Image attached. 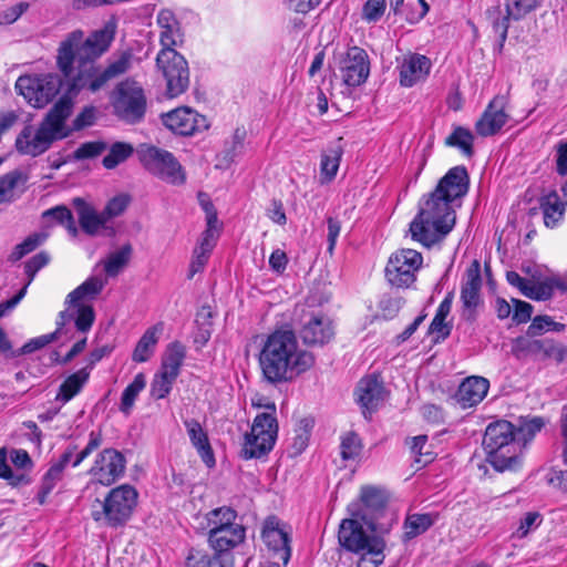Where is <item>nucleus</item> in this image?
Returning a JSON list of instances; mask_svg holds the SVG:
<instances>
[{"mask_svg": "<svg viewBox=\"0 0 567 567\" xmlns=\"http://www.w3.org/2000/svg\"><path fill=\"white\" fill-rule=\"evenodd\" d=\"M359 517L343 519L339 528V543L347 550L361 556L359 567H378L384 560L385 542L379 536H370L363 529Z\"/></svg>", "mask_w": 567, "mask_h": 567, "instance_id": "6", "label": "nucleus"}, {"mask_svg": "<svg viewBox=\"0 0 567 567\" xmlns=\"http://www.w3.org/2000/svg\"><path fill=\"white\" fill-rule=\"evenodd\" d=\"M163 328L162 324H156L151 328H148L141 339L138 340L133 354L132 359L135 362L142 363L150 360V358L153 355L155 346L158 342V336L162 332Z\"/></svg>", "mask_w": 567, "mask_h": 567, "instance_id": "37", "label": "nucleus"}, {"mask_svg": "<svg viewBox=\"0 0 567 567\" xmlns=\"http://www.w3.org/2000/svg\"><path fill=\"white\" fill-rule=\"evenodd\" d=\"M384 399V388L378 377L369 375L360 380L357 388V400L363 409V414L367 417V412H371Z\"/></svg>", "mask_w": 567, "mask_h": 567, "instance_id": "28", "label": "nucleus"}, {"mask_svg": "<svg viewBox=\"0 0 567 567\" xmlns=\"http://www.w3.org/2000/svg\"><path fill=\"white\" fill-rule=\"evenodd\" d=\"M473 141L472 132L465 127L457 126L446 137L445 143L449 146L457 147L466 156L473 155Z\"/></svg>", "mask_w": 567, "mask_h": 567, "instance_id": "44", "label": "nucleus"}, {"mask_svg": "<svg viewBox=\"0 0 567 567\" xmlns=\"http://www.w3.org/2000/svg\"><path fill=\"white\" fill-rule=\"evenodd\" d=\"M540 209L544 216V224L548 228H554L563 219L565 205L556 192L543 196L539 200Z\"/></svg>", "mask_w": 567, "mask_h": 567, "instance_id": "36", "label": "nucleus"}, {"mask_svg": "<svg viewBox=\"0 0 567 567\" xmlns=\"http://www.w3.org/2000/svg\"><path fill=\"white\" fill-rule=\"evenodd\" d=\"M61 85L58 74L21 75L16 82V90L32 106L43 107L59 93Z\"/></svg>", "mask_w": 567, "mask_h": 567, "instance_id": "12", "label": "nucleus"}, {"mask_svg": "<svg viewBox=\"0 0 567 567\" xmlns=\"http://www.w3.org/2000/svg\"><path fill=\"white\" fill-rule=\"evenodd\" d=\"M185 358L186 347L178 341H174L166 347L159 370L178 378Z\"/></svg>", "mask_w": 567, "mask_h": 567, "instance_id": "35", "label": "nucleus"}, {"mask_svg": "<svg viewBox=\"0 0 567 567\" xmlns=\"http://www.w3.org/2000/svg\"><path fill=\"white\" fill-rule=\"evenodd\" d=\"M386 502L385 491L375 486H363L360 499L351 503L348 511L352 517H359L371 532H377V520L383 515Z\"/></svg>", "mask_w": 567, "mask_h": 567, "instance_id": "14", "label": "nucleus"}, {"mask_svg": "<svg viewBox=\"0 0 567 567\" xmlns=\"http://www.w3.org/2000/svg\"><path fill=\"white\" fill-rule=\"evenodd\" d=\"M481 287V266L477 260H474L466 270L465 282L461 289L462 318L467 321L475 320V309L480 303Z\"/></svg>", "mask_w": 567, "mask_h": 567, "instance_id": "21", "label": "nucleus"}, {"mask_svg": "<svg viewBox=\"0 0 567 567\" xmlns=\"http://www.w3.org/2000/svg\"><path fill=\"white\" fill-rule=\"evenodd\" d=\"M112 40L113 34L105 29L94 31L86 38L83 31L75 30L60 42L56 65L66 79V94L71 99L82 90L94 93L131 69L134 59L131 50L113 54L104 69L95 64Z\"/></svg>", "mask_w": 567, "mask_h": 567, "instance_id": "1", "label": "nucleus"}, {"mask_svg": "<svg viewBox=\"0 0 567 567\" xmlns=\"http://www.w3.org/2000/svg\"><path fill=\"white\" fill-rule=\"evenodd\" d=\"M313 364V354L299 347L291 330H277L268 336L259 354L262 377L271 384L292 381Z\"/></svg>", "mask_w": 567, "mask_h": 567, "instance_id": "3", "label": "nucleus"}, {"mask_svg": "<svg viewBox=\"0 0 567 567\" xmlns=\"http://www.w3.org/2000/svg\"><path fill=\"white\" fill-rule=\"evenodd\" d=\"M340 449L343 460H353L361 452L360 439L354 433H348L342 437Z\"/></svg>", "mask_w": 567, "mask_h": 567, "instance_id": "56", "label": "nucleus"}, {"mask_svg": "<svg viewBox=\"0 0 567 567\" xmlns=\"http://www.w3.org/2000/svg\"><path fill=\"white\" fill-rule=\"evenodd\" d=\"M486 461L497 471H517L522 466V444L514 425L499 420L487 425L483 437Z\"/></svg>", "mask_w": 567, "mask_h": 567, "instance_id": "5", "label": "nucleus"}, {"mask_svg": "<svg viewBox=\"0 0 567 567\" xmlns=\"http://www.w3.org/2000/svg\"><path fill=\"white\" fill-rule=\"evenodd\" d=\"M385 8V0H367L362 8V18L367 22H377L383 16Z\"/></svg>", "mask_w": 567, "mask_h": 567, "instance_id": "57", "label": "nucleus"}, {"mask_svg": "<svg viewBox=\"0 0 567 567\" xmlns=\"http://www.w3.org/2000/svg\"><path fill=\"white\" fill-rule=\"evenodd\" d=\"M554 291V286L549 280H545L542 282H532L524 291V296L534 300H547L551 297Z\"/></svg>", "mask_w": 567, "mask_h": 567, "instance_id": "54", "label": "nucleus"}, {"mask_svg": "<svg viewBox=\"0 0 567 567\" xmlns=\"http://www.w3.org/2000/svg\"><path fill=\"white\" fill-rule=\"evenodd\" d=\"M50 261V255L45 251H41L30 258L24 265V271L28 277V281L24 286L29 287V285L33 281L37 272L45 267Z\"/></svg>", "mask_w": 567, "mask_h": 567, "instance_id": "55", "label": "nucleus"}, {"mask_svg": "<svg viewBox=\"0 0 567 567\" xmlns=\"http://www.w3.org/2000/svg\"><path fill=\"white\" fill-rule=\"evenodd\" d=\"M107 148V144L104 142H89L82 144L75 151L76 158H91L102 154Z\"/></svg>", "mask_w": 567, "mask_h": 567, "instance_id": "62", "label": "nucleus"}, {"mask_svg": "<svg viewBox=\"0 0 567 567\" xmlns=\"http://www.w3.org/2000/svg\"><path fill=\"white\" fill-rule=\"evenodd\" d=\"M340 71L348 86H359L364 83L370 74L367 52L359 47L350 48L340 61Z\"/></svg>", "mask_w": 567, "mask_h": 567, "instance_id": "20", "label": "nucleus"}, {"mask_svg": "<svg viewBox=\"0 0 567 567\" xmlns=\"http://www.w3.org/2000/svg\"><path fill=\"white\" fill-rule=\"evenodd\" d=\"M512 352L517 359L533 355L543 360H554L556 363H561L567 358V347L551 339L518 337L514 340Z\"/></svg>", "mask_w": 567, "mask_h": 567, "instance_id": "16", "label": "nucleus"}, {"mask_svg": "<svg viewBox=\"0 0 567 567\" xmlns=\"http://www.w3.org/2000/svg\"><path fill=\"white\" fill-rule=\"evenodd\" d=\"M246 529L243 525H230L225 528H213L208 532V543L219 555L235 548L245 540Z\"/></svg>", "mask_w": 567, "mask_h": 567, "instance_id": "25", "label": "nucleus"}, {"mask_svg": "<svg viewBox=\"0 0 567 567\" xmlns=\"http://www.w3.org/2000/svg\"><path fill=\"white\" fill-rule=\"evenodd\" d=\"M73 102L66 93L53 105L38 128L25 126L16 140L17 151L32 157L47 152L56 140L69 136L71 130L65 126L72 114Z\"/></svg>", "mask_w": 567, "mask_h": 567, "instance_id": "4", "label": "nucleus"}, {"mask_svg": "<svg viewBox=\"0 0 567 567\" xmlns=\"http://www.w3.org/2000/svg\"><path fill=\"white\" fill-rule=\"evenodd\" d=\"M73 206L75 207L80 226L87 235L94 236L99 234L101 229L107 228V219L104 217L103 212L97 213L84 199L80 197L74 198Z\"/></svg>", "mask_w": 567, "mask_h": 567, "instance_id": "30", "label": "nucleus"}, {"mask_svg": "<svg viewBox=\"0 0 567 567\" xmlns=\"http://www.w3.org/2000/svg\"><path fill=\"white\" fill-rule=\"evenodd\" d=\"M556 172L560 176L567 175V141L559 142L556 146Z\"/></svg>", "mask_w": 567, "mask_h": 567, "instance_id": "64", "label": "nucleus"}, {"mask_svg": "<svg viewBox=\"0 0 567 567\" xmlns=\"http://www.w3.org/2000/svg\"><path fill=\"white\" fill-rule=\"evenodd\" d=\"M298 333L305 344L324 346L333 339L334 327L327 315L320 311L302 310Z\"/></svg>", "mask_w": 567, "mask_h": 567, "instance_id": "15", "label": "nucleus"}, {"mask_svg": "<svg viewBox=\"0 0 567 567\" xmlns=\"http://www.w3.org/2000/svg\"><path fill=\"white\" fill-rule=\"evenodd\" d=\"M266 410L256 415L250 433L245 436L241 451L245 458H259L268 454L275 445L278 434L276 405L268 404Z\"/></svg>", "mask_w": 567, "mask_h": 567, "instance_id": "8", "label": "nucleus"}, {"mask_svg": "<svg viewBox=\"0 0 567 567\" xmlns=\"http://www.w3.org/2000/svg\"><path fill=\"white\" fill-rule=\"evenodd\" d=\"M138 154L142 165L154 176L171 185L185 184L186 173L171 152L155 146H143Z\"/></svg>", "mask_w": 567, "mask_h": 567, "instance_id": "10", "label": "nucleus"}, {"mask_svg": "<svg viewBox=\"0 0 567 567\" xmlns=\"http://www.w3.org/2000/svg\"><path fill=\"white\" fill-rule=\"evenodd\" d=\"M90 378L89 368H82L69 375L60 385L55 400L61 403H68L78 395Z\"/></svg>", "mask_w": 567, "mask_h": 567, "instance_id": "33", "label": "nucleus"}, {"mask_svg": "<svg viewBox=\"0 0 567 567\" xmlns=\"http://www.w3.org/2000/svg\"><path fill=\"white\" fill-rule=\"evenodd\" d=\"M60 333H61V327L58 326L55 331L48 333V334H42V336H39V337H35V338L29 340L21 348V352L23 354H28V353H32L37 350H40V349L47 347L48 344L56 341L59 339Z\"/></svg>", "mask_w": 567, "mask_h": 567, "instance_id": "52", "label": "nucleus"}, {"mask_svg": "<svg viewBox=\"0 0 567 567\" xmlns=\"http://www.w3.org/2000/svg\"><path fill=\"white\" fill-rule=\"evenodd\" d=\"M114 114L127 123H136L145 114L146 99L143 89L134 81L116 85L111 95Z\"/></svg>", "mask_w": 567, "mask_h": 567, "instance_id": "11", "label": "nucleus"}, {"mask_svg": "<svg viewBox=\"0 0 567 567\" xmlns=\"http://www.w3.org/2000/svg\"><path fill=\"white\" fill-rule=\"evenodd\" d=\"M60 319L59 327L62 328L66 321H73L79 332L86 333L95 321V311L91 303H68L66 310L60 312Z\"/></svg>", "mask_w": 567, "mask_h": 567, "instance_id": "27", "label": "nucleus"}, {"mask_svg": "<svg viewBox=\"0 0 567 567\" xmlns=\"http://www.w3.org/2000/svg\"><path fill=\"white\" fill-rule=\"evenodd\" d=\"M128 203L130 197L127 195L121 194L113 197L103 209L104 217L109 221L110 219L120 216L127 208Z\"/></svg>", "mask_w": 567, "mask_h": 567, "instance_id": "58", "label": "nucleus"}, {"mask_svg": "<svg viewBox=\"0 0 567 567\" xmlns=\"http://www.w3.org/2000/svg\"><path fill=\"white\" fill-rule=\"evenodd\" d=\"M146 385V378L143 373H137L133 381L124 389L121 396L120 411L128 415L134 406L135 400Z\"/></svg>", "mask_w": 567, "mask_h": 567, "instance_id": "41", "label": "nucleus"}, {"mask_svg": "<svg viewBox=\"0 0 567 567\" xmlns=\"http://www.w3.org/2000/svg\"><path fill=\"white\" fill-rule=\"evenodd\" d=\"M453 301V292L447 293V296L440 303L436 313L430 324L429 332L436 333L439 338L445 339L450 332V327L445 323V319L449 316Z\"/></svg>", "mask_w": 567, "mask_h": 567, "instance_id": "39", "label": "nucleus"}, {"mask_svg": "<svg viewBox=\"0 0 567 567\" xmlns=\"http://www.w3.org/2000/svg\"><path fill=\"white\" fill-rule=\"evenodd\" d=\"M237 514L230 507H219L208 513V526L213 528H225L230 525H238L235 523Z\"/></svg>", "mask_w": 567, "mask_h": 567, "instance_id": "50", "label": "nucleus"}, {"mask_svg": "<svg viewBox=\"0 0 567 567\" xmlns=\"http://www.w3.org/2000/svg\"><path fill=\"white\" fill-rule=\"evenodd\" d=\"M132 256V246L124 245L118 250L111 252L103 261L104 271L109 277H116L128 264Z\"/></svg>", "mask_w": 567, "mask_h": 567, "instance_id": "40", "label": "nucleus"}, {"mask_svg": "<svg viewBox=\"0 0 567 567\" xmlns=\"http://www.w3.org/2000/svg\"><path fill=\"white\" fill-rule=\"evenodd\" d=\"M545 421L540 416H535L528 420H522L517 429H515L516 440L522 444V451L535 435L542 431Z\"/></svg>", "mask_w": 567, "mask_h": 567, "instance_id": "43", "label": "nucleus"}, {"mask_svg": "<svg viewBox=\"0 0 567 567\" xmlns=\"http://www.w3.org/2000/svg\"><path fill=\"white\" fill-rule=\"evenodd\" d=\"M187 567H233L229 555L209 554L203 549H190L186 558Z\"/></svg>", "mask_w": 567, "mask_h": 567, "instance_id": "34", "label": "nucleus"}, {"mask_svg": "<svg viewBox=\"0 0 567 567\" xmlns=\"http://www.w3.org/2000/svg\"><path fill=\"white\" fill-rule=\"evenodd\" d=\"M399 70L400 84L411 87L427 76L431 70V61L425 55L410 54L403 59Z\"/></svg>", "mask_w": 567, "mask_h": 567, "instance_id": "26", "label": "nucleus"}, {"mask_svg": "<svg viewBox=\"0 0 567 567\" xmlns=\"http://www.w3.org/2000/svg\"><path fill=\"white\" fill-rule=\"evenodd\" d=\"M540 4V0H505L506 14L502 16L498 7L487 11L494 32L498 35L501 44L507 38L509 20H519Z\"/></svg>", "mask_w": 567, "mask_h": 567, "instance_id": "18", "label": "nucleus"}, {"mask_svg": "<svg viewBox=\"0 0 567 567\" xmlns=\"http://www.w3.org/2000/svg\"><path fill=\"white\" fill-rule=\"evenodd\" d=\"M156 69L166 83V95L171 99L185 93L189 86V68L186 59L176 50H159Z\"/></svg>", "mask_w": 567, "mask_h": 567, "instance_id": "9", "label": "nucleus"}, {"mask_svg": "<svg viewBox=\"0 0 567 567\" xmlns=\"http://www.w3.org/2000/svg\"><path fill=\"white\" fill-rule=\"evenodd\" d=\"M133 146L128 143L116 142L111 145L109 154L103 158V166L107 169L115 168L133 154Z\"/></svg>", "mask_w": 567, "mask_h": 567, "instance_id": "45", "label": "nucleus"}, {"mask_svg": "<svg viewBox=\"0 0 567 567\" xmlns=\"http://www.w3.org/2000/svg\"><path fill=\"white\" fill-rule=\"evenodd\" d=\"M47 236L44 234H31L22 243L18 244L9 256L10 261H18L29 252L35 250L42 243H44Z\"/></svg>", "mask_w": 567, "mask_h": 567, "instance_id": "49", "label": "nucleus"}, {"mask_svg": "<svg viewBox=\"0 0 567 567\" xmlns=\"http://www.w3.org/2000/svg\"><path fill=\"white\" fill-rule=\"evenodd\" d=\"M138 493L128 484L112 488L104 501L95 499L91 506V516L94 522L109 527L124 525L137 505Z\"/></svg>", "mask_w": 567, "mask_h": 567, "instance_id": "7", "label": "nucleus"}, {"mask_svg": "<svg viewBox=\"0 0 567 567\" xmlns=\"http://www.w3.org/2000/svg\"><path fill=\"white\" fill-rule=\"evenodd\" d=\"M125 467L124 455L117 450L109 447L96 455L89 474L94 483L110 486L124 475Z\"/></svg>", "mask_w": 567, "mask_h": 567, "instance_id": "17", "label": "nucleus"}, {"mask_svg": "<svg viewBox=\"0 0 567 567\" xmlns=\"http://www.w3.org/2000/svg\"><path fill=\"white\" fill-rule=\"evenodd\" d=\"M161 50H175L183 42V33L179 23L159 31Z\"/></svg>", "mask_w": 567, "mask_h": 567, "instance_id": "53", "label": "nucleus"}, {"mask_svg": "<svg viewBox=\"0 0 567 567\" xmlns=\"http://www.w3.org/2000/svg\"><path fill=\"white\" fill-rule=\"evenodd\" d=\"M507 99L504 95L495 96L475 124L476 133L481 136L496 134L508 121L506 112Z\"/></svg>", "mask_w": 567, "mask_h": 567, "instance_id": "22", "label": "nucleus"}, {"mask_svg": "<svg viewBox=\"0 0 567 567\" xmlns=\"http://www.w3.org/2000/svg\"><path fill=\"white\" fill-rule=\"evenodd\" d=\"M470 178L464 166L451 168L437 183L435 189L420 202V209L410 225L414 240L425 247L442 241L456 221L454 203L466 195Z\"/></svg>", "mask_w": 567, "mask_h": 567, "instance_id": "2", "label": "nucleus"}, {"mask_svg": "<svg viewBox=\"0 0 567 567\" xmlns=\"http://www.w3.org/2000/svg\"><path fill=\"white\" fill-rule=\"evenodd\" d=\"M205 120L190 107H178L163 116L164 125L179 135H192Z\"/></svg>", "mask_w": 567, "mask_h": 567, "instance_id": "24", "label": "nucleus"}, {"mask_svg": "<svg viewBox=\"0 0 567 567\" xmlns=\"http://www.w3.org/2000/svg\"><path fill=\"white\" fill-rule=\"evenodd\" d=\"M515 309L513 311V320L519 324L530 320L533 313V306L526 301L513 299Z\"/></svg>", "mask_w": 567, "mask_h": 567, "instance_id": "63", "label": "nucleus"}, {"mask_svg": "<svg viewBox=\"0 0 567 567\" xmlns=\"http://www.w3.org/2000/svg\"><path fill=\"white\" fill-rule=\"evenodd\" d=\"M184 425L187 430L189 440L193 446L197 450L202 460L208 466L214 464V454L207 437L206 432L203 430L200 423L197 420H186Z\"/></svg>", "mask_w": 567, "mask_h": 567, "instance_id": "31", "label": "nucleus"}, {"mask_svg": "<svg viewBox=\"0 0 567 567\" xmlns=\"http://www.w3.org/2000/svg\"><path fill=\"white\" fill-rule=\"evenodd\" d=\"M427 436L426 435H417L411 440V451L415 455V462L421 464L422 466L431 462L432 454L430 452H423L424 446L426 445Z\"/></svg>", "mask_w": 567, "mask_h": 567, "instance_id": "61", "label": "nucleus"}, {"mask_svg": "<svg viewBox=\"0 0 567 567\" xmlns=\"http://www.w3.org/2000/svg\"><path fill=\"white\" fill-rule=\"evenodd\" d=\"M63 472L60 466L51 465L42 477L41 486L38 493V502L43 505L48 495L53 491L56 484L62 480Z\"/></svg>", "mask_w": 567, "mask_h": 567, "instance_id": "48", "label": "nucleus"}, {"mask_svg": "<svg viewBox=\"0 0 567 567\" xmlns=\"http://www.w3.org/2000/svg\"><path fill=\"white\" fill-rule=\"evenodd\" d=\"M423 264L422 255L414 249H401L391 255L385 267L388 281L398 288H408L416 279L415 274Z\"/></svg>", "mask_w": 567, "mask_h": 567, "instance_id": "13", "label": "nucleus"}, {"mask_svg": "<svg viewBox=\"0 0 567 567\" xmlns=\"http://www.w3.org/2000/svg\"><path fill=\"white\" fill-rule=\"evenodd\" d=\"M176 377L158 370L152 380L150 393L151 396L161 400L166 398L172 391Z\"/></svg>", "mask_w": 567, "mask_h": 567, "instance_id": "46", "label": "nucleus"}, {"mask_svg": "<svg viewBox=\"0 0 567 567\" xmlns=\"http://www.w3.org/2000/svg\"><path fill=\"white\" fill-rule=\"evenodd\" d=\"M343 148L340 144L328 147L321 154L320 163V182L321 184L330 183L337 175Z\"/></svg>", "mask_w": 567, "mask_h": 567, "instance_id": "38", "label": "nucleus"}, {"mask_svg": "<svg viewBox=\"0 0 567 567\" xmlns=\"http://www.w3.org/2000/svg\"><path fill=\"white\" fill-rule=\"evenodd\" d=\"M106 285V280L97 276L89 277L83 284L76 287L66 296V303H90L93 301L103 290Z\"/></svg>", "mask_w": 567, "mask_h": 567, "instance_id": "32", "label": "nucleus"}, {"mask_svg": "<svg viewBox=\"0 0 567 567\" xmlns=\"http://www.w3.org/2000/svg\"><path fill=\"white\" fill-rule=\"evenodd\" d=\"M489 382L483 377H470L458 386L456 401L462 408H471L480 403L487 394Z\"/></svg>", "mask_w": 567, "mask_h": 567, "instance_id": "29", "label": "nucleus"}, {"mask_svg": "<svg viewBox=\"0 0 567 567\" xmlns=\"http://www.w3.org/2000/svg\"><path fill=\"white\" fill-rule=\"evenodd\" d=\"M101 444L102 434L100 432L92 431L89 434V442L86 446L75 455L72 462V466H79L87 456H90L95 450H97L101 446Z\"/></svg>", "mask_w": 567, "mask_h": 567, "instance_id": "60", "label": "nucleus"}, {"mask_svg": "<svg viewBox=\"0 0 567 567\" xmlns=\"http://www.w3.org/2000/svg\"><path fill=\"white\" fill-rule=\"evenodd\" d=\"M212 208L213 206L210 204L205 206L207 212V228L203 233L199 244L194 248L193 258L189 265V279L204 270L216 245L217 231L215 229V225L217 223V215L214 210H212Z\"/></svg>", "mask_w": 567, "mask_h": 567, "instance_id": "19", "label": "nucleus"}, {"mask_svg": "<svg viewBox=\"0 0 567 567\" xmlns=\"http://www.w3.org/2000/svg\"><path fill=\"white\" fill-rule=\"evenodd\" d=\"M20 182H25V176L20 171H12L0 177V204L13 199L14 188Z\"/></svg>", "mask_w": 567, "mask_h": 567, "instance_id": "47", "label": "nucleus"}, {"mask_svg": "<svg viewBox=\"0 0 567 567\" xmlns=\"http://www.w3.org/2000/svg\"><path fill=\"white\" fill-rule=\"evenodd\" d=\"M433 524L434 517L431 514L410 515L404 522V538L412 539L425 533Z\"/></svg>", "mask_w": 567, "mask_h": 567, "instance_id": "42", "label": "nucleus"}, {"mask_svg": "<svg viewBox=\"0 0 567 567\" xmlns=\"http://www.w3.org/2000/svg\"><path fill=\"white\" fill-rule=\"evenodd\" d=\"M559 327H563L559 323H556L547 316H538L535 317L527 329V334L530 337L542 334L544 331L549 330H559Z\"/></svg>", "mask_w": 567, "mask_h": 567, "instance_id": "59", "label": "nucleus"}, {"mask_svg": "<svg viewBox=\"0 0 567 567\" xmlns=\"http://www.w3.org/2000/svg\"><path fill=\"white\" fill-rule=\"evenodd\" d=\"M43 217L53 218L59 224L63 225L68 229L69 234L73 237H75L79 233L72 213L65 206H56L51 209H48L43 213Z\"/></svg>", "mask_w": 567, "mask_h": 567, "instance_id": "51", "label": "nucleus"}, {"mask_svg": "<svg viewBox=\"0 0 567 567\" xmlns=\"http://www.w3.org/2000/svg\"><path fill=\"white\" fill-rule=\"evenodd\" d=\"M261 537L266 546L286 565L291 555L290 539L288 533L276 517L266 519Z\"/></svg>", "mask_w": 567, "mask_h": 567, "instance_id": "23", "label": "nucleus"}]
</instances>
